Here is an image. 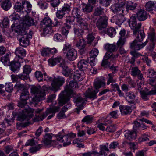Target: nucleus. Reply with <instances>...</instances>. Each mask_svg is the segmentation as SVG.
Instances as JSON below:
<instances>
[{
    "mask_svg": "<svg viewBox=\"0 0 156 156\" xmlns=\"http://www.w3.org/2000/svg\"><path fill=\"white\" fill-rule=\"evenodd\" d=\"M78 87V85L76 81H71L69 85H66L64 90L62 91L60 94L58 100L59 105L62 106L69 100L70 98L73 97L76 105L78 106L76 108L75 111L79 114L80 111L83 108V106L87 100L86 99L82 98L80 94L76 95V92L73 90Z\"/></svg>",
    "mask_w": 156,
    "mask_h": 156,
    "instance_id": "obj_1",
    "label": "nucleus"
},
{
    "mask_svg": "<svg viewBox=\"0 0 156 156\" xmlns=\"http://www.w3.org/2000/svg\"><path fill=\"white\" fill-rule=\"evenodd\" d=\"M23 19L21 24L15 26L13 24L11 27V32L16 33L18 36L20 42V45L26 47L29 44V38L32 37L31 35L29 34L26 31V30L32 25H34V20L28 15V13L25 14V16H21Z\"/></svg>",
    "mask_w": 156,
    "mask_h": 156,
    "instance_id": "obj_2",
    "label": "nucleus"
},
{
    "mask_svg": "<svg viewBox=\"0 0 156 156\" xmlns=\"http://www.w3.org/2000/svg\"><path fill=\"white\" fill-rule=\"evenodd\" d=\"M48 90V88L45 85L41 87L40 86H33L31 88V93L34 95L32 101L36 103L44 99L46 95L45 92Z\"/></svg>",
    "mask_w": 156,
    "mask_h": 156,
    "instance_id": "obj_3",
    "label": "nucleus"
},
{
    "mask_svg": "<svg viewBox=\"0 0 156 156\" xmlns=\"http://www.w3.org/2000/svg\"><path fill=\"white\" fill-rule=\"evenodd\" d=\"M138 32V33L136 39L130 44L131 48L135 51L139 50L142 48L148 42V41L147 40L144 43L141 44L139 43L138 42H141L144 38L145 35L143 30L139 31Z\"/></svg>",
    "mask_w": 156,
    "mask_h": 156,
    "instance_id": "obj_4",
    "label": "nucleus"
},
{
    "mask_svg": "<svg viewBox=\"0 0 156 156\" xmlns=\"http://www.w3.org/2000/svg\"><path fill=\"white\" fill-rule=\"evenodd\" d=\"M105 79H103V80H99L95 82L94 85L95 89L91 90L90 89L88 88L84 94L85 96L87 98L93 99L97 98V94L99 91L98 89L105 85Z\"/></svg>",
    "mask_w": 156,
    "mask_h": 156,
    "instance_id": "obj_5",
    "label": "nucleus"
},
{
    "mask_svg": "<svg viewBox=\"0 0 156 156\" xmlns=\"http://www.w3.org/2000/svg\"><path fill=\"white\" fill-rule=\"evenodd\" d=\"M21 110L22 112H20L18 115V120L20 121H27L23 125V126L26 127L30 124V122L28 121L33 116V113L34 110L33 109L29 107L27 108H23Z\"/></svg>",
    "mask_w": 156,
    "mask_h": 156,
    "instance_id": "obj_6",
    "label": "nucleus"
},
{
    "mask_svg": "<svg viewBox=\"0 0 156 156\" xmlns=\"http://www.w3.org/2000/svg\"><path fill=\"white\" fill-rule=\"evenodd\" d=\"M14 8L17 12L27 14L30 12L32 10V5L28 1H22L21 2L16 3Z\"/></svg>",
    "mask_w": 156,
    "mask_h": 156,
    "instance_id": "obj_7",
    "label": "nucleus"
},
{
    "mask_svg": "<svg viewBox=\"0 0 156 156\" xmlns=\"http://www.w3.org/2000/svg\"><path fill=\"white\" fill-rule=\"evenodd\" d=\"M53 104H54V105L49 108H48L45 113L39 114L37 116L38 121H42L48 114L51 113L52 114L49 116L47 118L48 119H50L55 116V112L59 111L60 108L59 106L58 105H55L56 104V102H55Z\"/></svg>",
    "mask_w": 156,
    "mask_h": 156,
    "instance_id": "obj_8",
    "label": "nucleus"
},
{
    "mask_svg": "<svg viewBox=\"0 0 156 156\" xmlns=\"http://www.w3.org/2000/svg\"><path fill=\"white\" fill-rule=\"evenodd\" d=\"M62 51L64 54H66L67 58L70 61H73L77 58V51L71 48V45L69 44L66 43L64 44Z\"/></svg>",
    "mask_w": 156,
    "mask_h": 156,
    "instance_id": "obj_9",
    "label": "nucleus"
},
{
    "mask_svg": "<svg viewBox=\"0 0 156 156\" xmlns=\"http://www.w3.org/2000/svg\"><path fill=\"white\" fill-rule=\"evenodd\" d=\"M48 80L52 81L51 83V90L55 92L59 89L60 87L63 84L65 81L64 78L60 76L54 78L49 77Z\"/></svg>",
    "mask_w": 156,
    "mask_h": 156,
    "instance_id": "obj_10",
    "label": "nucleus"
},
{
    "mask_svg": "<svg viewBox=\"0 0 156 156\" xmlns=\"http://www.w3.org/2000/svg\"><path fill=\"white\" fill-rule=\"evenodd\" d=\"M24 59H22L19 57H15L14 60L10 63L11 70L15 73L18 72L20 69L21 63H23Z\"/></svg>",
    "mask_w": 156,
    "mask_h": 156,
    "instance_id": "obj_11",
    "label": "nucleus"
},
{
    "mask_svg": "<svg viewBox=\"0 0 156 156\" xmlns=\"http://www.w3.org/2000/svg\"><path fill=\"white\" fill-rule=\"evenodd\" d=\"M108 116L101 117L97 121V127L99 130L104 131L106 129L105 126H108L112 124V121L108 119Z\"/></svg>",
    "mask_w": 156,
    "mask_h": 156,
    "instance_id": "obj_12",
    "label": "nucleus"
},
{
    "mask_svg": "<svg viewBox=\"0 0 156 156\" xmlns=\"http://www.w3.org/2000/svg\"><path fill=\"white\" fill-rule=\"evenodd\" d=\"M129 25L131 29L133 30V34L136 35L139 31L141 26V23L140 22L137 23L136 17L132 16L129 20Z\"/></svg>",
    "mask_w": 156,
    "mask_h": 156,
    "instance_id": "obj_13",
    "label": "nucleus"
},
{
    "mask_svg": "<svg viewBox=\"0 0 156 156\" xmlns=\"http://www.w3.org/2000/svg\"><path fill=\"white\" fill-rule=\"evenodd\" d=\"M148 34V38L151 42L150 48V50H151L154 49L155 44L156 34L155 33V30L153 28H151L150 29L149 31Z\"/></svg>",
    "mask_w": 156,
    "mask_h": 156,
    "instance_id": "obj_14",
    "label": "nucleus"
},
{
    "mask_svg": "<svg viewBox=\"0 0 156 156\" xmlns=\"http://www.w3.org/2000/svg\"><path fill=\"white\" fill-rule=\"evenodd\" d=\"M23 73L20 74L19 76L24 81L27 80L29 78V74L31 71L30 66L28 65H25L23 68Z\"/></svg>",
    "mask_w": 156,
    "mask_h": 156,
    "instance_id": "obj_15",
    "label": "nucleus"
},
{
    "mask_svg": "<svg viewBox=\"0 0 156 156\" xmlns=\"http://www.w3.org/2000/svg\"><path fill=\"white\" fill-rule=\"evenodd\" d=\"M107 17L103 16L99 18L96 23L97 27L100 30H105V29L107 25Z\"/></svg>",
    "mask_w": 156,
    "mask_h": 156,
    "instance_id": "obj_16",
    "label": "nucleus"
},
{
    "mask_svg": "<svg viewBox=\"0 0 156 156\" xmlns=\"http://www.w3.org/2000/svg\"><path fill=\"white\" fill-rule=\"evenodd\" d=\"M104 48L107 51V52H109L111 53L112 58H116L118 57L119 56L118 53L114 55L112 53V52H114L117 50V48L115 44H107L105 45Z\"/></svg>",
    "mask_w": 156,
    "mask_h": 156,
    "instance_id": "obj_17",
    "label": "nucleus"
},
{
    "mask_svg": "<svg viewBox=\"0 0 156 156\" xmlns=\"http://www.w3.org/2000/svg\"><path fill=\"white\" fill-rule=\"evenodd\" d=\"M111 22L115 23L119 27L125 21L123 15L121 13H119L114 16L111 19Z\"/></svg>",
    "mask_w": 156,
    "mask_h": 156,
    "instance_id": "obj_18",
    "label": "nucleus"
},
{
    "mask_svg": "<svg viewBox=\"0 0 156 156\" xmlns=\"http://www.w3.org/2000/svg\"><path fill=\"white\" fill-rule=\"evenodd\" d=\"M56 136V140H53L51 142L50 145L58 147L59 146L62 147L61 145L62 143H63V144L64 143L65 141L63 140V134L61 133H59L57 135L55 136Z\"/></svg>",
    "mask_w": 156,
    "mask_h": 156,
    "instance_id": "obj_19",
    "label": "nucleus"
},
{
    "mask_svg": "<svg viewBox=\"0 0 156 156\" xmlns=\"http://www.w3.org/2000/svg\"><path fill=\"white\" fill-rule=\"evenodd\" d=\"M100 151L98 152L97 151H91L92 156H106L107 154L105 151H108L109 150L105 146H100Z\"/></svg>",
    "mask_w": 156,
    "mask_h": 156,
    "instance_id": "obj_20",
    "label": "nucleus"
},
{
    "mask_svg": "<svg viewBox=\"0 0 156 156\" xmlns=\"http://www.w3.org/2000/svg\"><path fill=\"white\" fill-rule=\"evenodd\" d=\"M136 105L134 104L131 107L127 105H121L119 106L120 110L122 115H127L130 114L132 111V109L135 108Z\"/></svg>",
    "mask_w": 156,
    "mask_h": 156,
    "instance_id": "obj_21",
    "label": "nucleus"
},
{
    "mask_svg": "<svg viewBox=\"0 0 156 156\" xmlns=\"http://www.w3.org/2000/svg\"><path fill=\"white\" fill-rule=\"evenodd\" d=\"M137 18L140 21H144L147 19L148 14L143 9H140L137 12Z\"/></svg>",
    "mask_w": 156,
    "mask_h": 156,
    "instance_id": "obj_22",
    "label": "nucleus"
},
{
    "mask_svg": "<svg viewBox=\"0 0 156 156\" xmlns=\"http://www.w3.org/2000/svg\"><path fill=\"white\" fill-rule=\"evenodd\" d=\"M76 136V134L73 133H70L64 136L63 135V139L62 141H65L64 143L63 144V146L66 147L70 144L71 139L74 138Z\"/></svg>",
    "mask_w": 156,
    "mask_h": 156,
    "instance_id": "obj_23",
    "label": "nucleus"
},
{
    "mask_svg": "<svg viewBox=\"0 0 156 156\" xmlns=\"http://www.w3.org/2000/svg\"><path fill=\"white\" fill-rule=\"evenodd\" d=\"M139 92L142 99L144 101H147L149 100L150 95L156 94V90H152L147 92L144 90H140Z\"/></svg>",
    "mask_w": 156,
    "mask_h": 156,
    "instance_id": "obj_24",
    "label": "nucleus"
},
{
    "mask_svg": "<svg viewBox=\"0 0 156 156\" xmlns=\"http://www.w3.org/2000/svg\"><path fill=\"white\" fill-rule=\"evenodd\" d=\"M82 13L80 9L77 7H74L72 10V15L73 17L76 19V21L80 22L81 20Z\"/></svg>",
    "mask_w": 156,
    "mask_h": 156,
    "instance_id": "obj_25",
    "label": "nucleus"
},
{
    "mask_svg": "<svg viewBox=\"0 0 156 156\" xmlns=\"http://www.w3.org/2000/svg\"><path fill=\"white\" fill-rule=\"evenodd\" d=\"M59 67L62 69V73L65 76H68L70 74L71 69H69L66 64L64 60L59 65Z\"/></svg>",
    "mask_w": 156,
    "mask_h": 156,
    "instance_id": "obj_26",
    "label": "nucleus"
},
{
    "mask_svg": "<svg viewBox=\"0 0 156 156\" xmlns=\"http://www.w3.org/2000/svg\"><path fill=\"white\" fill-rule=\"evenodd\" d=\"M84 72L81 70L76 71L72 74L71 76L73 77V80L76 81H81L83 78L84 76Z\"/></svg>",
    "mask_w": 156,
    "mask_h": 156,
    "instance_id": "obj_27",
    "label": "nucleus"
},
{
    "mask_svg": "<svg viewBox=\"0 0 156 156\" xmlns=\"http://www.w3.org/2000/svg\"><path fill=\"white\" fill-rule=\"evenodd\" d=\"M125 96V99L129 103L133 105L135 104L134 99L136 96L133 92L132 91L126 92V93Z\"/></svg>",
    "mask_w": 156,
    "mask_h": 156,
    "instance_id": "obj_28",
    "label": "nucleus"
},
{
    "mask_svg": "<svg viewBox=\"0 0 156 156\" xmlns=\"http://www.w3.org/2000/svg\"><path fill=\"white\" fill-rule=\"evenodd\" d=\"M131 74V75L133 77L137 76L138 79H140L143 77L141 71L139 70L137 67H132Z\"/></svg>",
    "mask_w": 156,
    "mask_h": 156,
    "instance_id": "obj_29",
    "label": "nucleus"
},
{
    "mask_svg": "<svg viewBox=\"0 0 156 156\" xmlns=\"http://www.w3.org/2000/svg\"><path fill=\"white\" fill-rule=\"evenodd\" d=\"M125 136L128 140H132L136 138L137 133L133 131L126 130L125 131Z\"/></svg>",
    "mask_w": 156,
    "mask_h": 156,
    "instance_id": "obj_30",
    "label": "nucleus"
},
{
    "mask_svg": "<svg viewBox=\"0 0 156 156\" xmlns=\"http://www.w3.org/2000/svg\"><path fill=\"white\" fill-rule=\"evenodd\" d=\"M26 51L23 48L21 47L17 48L15 50V54L16 55V57H19L22 59H24L23 57L26 55Z\"/></svg>",
    "mask_w": 156,
    "mask_h": 156,
    "instance_id": "obj_31",
    "label": "nucleus"
},
{
    "mask_svg": "<svg viewBox=\"0 0 156 156\" xmlns=\"http://www.w3.org/2000/svg\"><path fill=\"white\" fill-rule=\"evenodd\" d=\"M1 7L5 11H7L11 8L12 5L9 0H1L0 1Z\"/></svg>",
    "mask_w": 156,
    "mask_h": 156,
    "instance_id": "obj_32",
    "label": "nucleus"
},
{
    "mask_svg": "<svg viewBox=\"0 0 156 156\" xmlns=\"http://www.w3.org/2000/svg\"><path fill=\"white\" fill-rule=\"evenodd\" d=\"M86 44V41L83 37L77 39L76 46L80 50H83Z\"/></svg>",
    "mask_w": 156,
    "mask_h": 156,
    "instance_id": "obj_33",
    "label": "nucleus"
},
{
    "mask_svg": "<svg viewBox=\"0 0 156 156\" xmlns=\"http://www.w3.org/2000/svg\"><path fill=\"white\" fill-rule=\"evenodd\" d=\"M136 3H134L131 1L126 2L122 6L125 7L127 10H133L135 9L137 6Z\"/></svg>",
    "mask_w": 156,
    "mask_h": 156,
    "instance_id": "obj_34",
    "label": "nucleus"
},
{
    "mask_svg": "<svg viewBox=\"0 0 156 156\" xmlns=\"http://www.w3.org/2000/svg\"><path fill=\"white\" fill-rule=\"evenodd\" d=\"M63 60L61 56H58L54 58L49 59L48 60V64L50 66H52L60 62L61 61L62 62Z\"/></svg>",
    "mask_w": 156,
    "mask_h": 156,
    "instance_id": "obj_35",
    "label": "nucleus"
},
{
    "mask_svg": "<svg viewBox=\"0 0 156 156\" xmlns=\"http://www.w3.org/2000/svg\"><path fill=\"white\" fill-rule=\"evenodd\" d=\"M54 136L52 133L46 134L44 137V139L43 141L44 144L46 145H50L51 142L52 141V138Z\"/></svg>",
    "mask_w": 156,
    "mask_h": 156,
    "instance_id": "obj_36",
    "label": "nucleus"
},
{
    "mask_svg": "<svg viewBox=\"0 0 156 156\" xmlns=\"http://www.w3.org/2000/svg\"><path fill=\"white\" fill-rule=\"evenodd\" d=\"M40 25L41 26H47L53 27L54 25L53 24L51 19L48 17H45L43 20L40 23Z\"/></svg>",
    "mask_w": 156,
    "mask_h": 156,
    "instance_id": "obj_37",
    "label": "nucleus"
},
{
    "mask_svg": "<svg viewBox=\"0 0 156 156\" xmlns=\"http://www.w3.org/2000/svg\"><path fill=\"white\" fill-rule=\"evenodd\" d=\"M145 8L147 10L151 11L156 8V3L154 1H149L147 2L145 5Z\"/></svg>",
    "mask_w": 156,
    "mask_h": 156,
    "instance_id": "obj_38",
    "label": "nucleus"
},
{
    "mask_svg": "<svg viewBox=\"0 0 156 156\" xmlns=\"http://www.w3.org/2000/svg\"><path fill=\"white\" fill-rule=\"evenodd\" d=\"M88 62L84 59L81 60L78 63V67L80 69L85 70L88 66Z\"/></svg>",
    "mask_w": 156,
    "mask_h": 156,
    "instance_id": "obj_39",
    "label": "nucleus"
},
{
    "mask_svg": "<svg viewBox=\"0 0 156 156\" xmlns=\"http://www.w3.org/2000/svg\"><path fill=\"white\" fill-rule=\"evenodd\" d=\"M0 60L5 66H7L9 65L10 63L9 54L7 53L5 55L2 56Z\"/></svg>",
    "mask_w": 156,
    "mask_h": 156,
    "instance_id": "obj_40",
    "label": "nucleus"
},
{
    "mask_svg": "<svg viewBox=\"0 0 156 156\" xmlns=\"http://www.w3.org/2000/svg\"><path fill=\"white\" fill-rule=\"evenodd\" d=\"M71 27V26L69 24H65L64 26L62 28L61 33L62 34L67 37Z\"/></svg>",
    "mask_w": 156,
    "mask_h": 156,
    "instance_id": "obj_41",
    "label": "nucleus"
},
{
    "mask_svg": "<svg viewBox=\"0 0 156 156\" xmlns=\"http://www.w3.org/2000/svg\"><path fill=\"white\" fill-rule=\"evenodd\" d=\"M93 7V6L90 4H84L83 6V10L85 12H90L92 11Z\"/></svg>",
    "mask_w": 156,
    "mask_h": 156,
    "instance_id": "obj_42",
    "label": "nucleus"
},
{
    "mask_svg": "<svg viewBox=\"0 0 156 156\" xmlns=\"http://www.w3.org/2000/svg\"><path fill=\"white\" fill-rule=\"evenodd\" d=\"M94 15L95 16H99L100 18L105 16L103 9L100 7H98L96 8Z\"/></svg>",
    "mask_w": 156,
    "mask_h": 156,
    "instance_id": "obj_43",
    "label": "nucleus"
},
{
    "mask_svg": "<svg viewBox=\"0 0 156 156\" xmlns=\"http://www.w3.org/2000/svg\"><path fill=\"white\" fill-rule=\"evenodd\" d=\"M116 78L115 77L113 73H109L108 74L107 78V84L109 85L111 83H115L116 82Z\"/></svg>",
    "mask_w": 156,
    "mask_h": 156,
    "instance_id": "obj_44",
    "label": "nucleus"
},
{
    "mask_svg": "<svg viewBox=\"0 0 156 156\" xmlns=\"http://www.w3.org/2000/svg\"><path fill=\"white\" fill-rule=\"evenodd\" d=\"M111 54L110 52H106L104 56L103 59L102 61L101 66H105L107 65L108 63V60L110 58L112 57Z\"/></svg>",
    "mask_w": 156,
    "mask_h": 156,
    "instance_id": "obj_45",
    "label": "nucleus"
},
{
    "mask_svg": "<svg viewBox=\"0 0 156 156\" xmlns=\"http://www.w3.org/2000/svg\"><path fill=\"white\" fill-rule=\"evenodd\" d=\"M105 32L110 37H113L116 33L115 29L112 27L108 28Z\"/></svg>",
    "mask_w": 156,
    "mask_h": 156,
    "instance_id": "obj_46",
    "label": "nucleus"
},
{
    "mask_svg": "<svg viewBox=\"0 0 156 156\" xmlns=\"http://www.w3.org/2000/svg\"><path fill=\"white\" fill-rule=\"evenodd\" d=\"M29 97V93L27 90H25L22 93L20 96V100H23L24 101H27Z\"/></svg>",
    "mask_w": 156,
    "mask_h": 156,
    "instance_id": "obj_47",
    "label": "nucleus"
},
{
    "mask_svg": "<svg viewBox=\"0 0 156 156\" xmlns=\"http://www.w3.org/2000/svg\"><path fill=\"white\" fill-rule=\"evenodd\" d=\"M75 37H78V39H80L82 37L84 33L83 30L79 28H74Z\"/></svg>",
    "mask_w": 156,
    "mask_h": 156,
    "instance_id": "obj_48",
    "label": "nucleus"
},
{
    "mask_svg": "<svg viewBox=\"0 0 156 156\" xmlns=\"http://www.w3.org/2000/svg\"><path fill=\"white\" fill-rule=\"evenodd\" d=\"M71 7L70 5L68 4H65L61 8V9L66 13L68 14L70 12Z\"/></svg>",
    "mask_w": 156,
    "mask_h": 156,
    "instance_id": "obj_49",
    "label": "nucleus"
},
{
    "mask_svg": "<svg viewBox=\"0 0 156 156\" xmlns=\"http://www.w3.org/2000/svg\"><path fill=\"white\" fill-rule=\"evenodd\" d=\"M9 20L7 17H5L4 18L2 22V27L1 26V24L0 23V26H1V27L3 28H7L9 26Z\"/></svg>",
    "mask_w": 156,
    "mask_h": 156,
    "instance_id": "obj_50",
    "label": "nucleus"
},
{
    "mask_svg": "<svg viewBox=\"0 0 156 156\" xmlns=\"http://www.w3.org/2000/svg\"><path fill=\"white\" fill-rule=\"evenodd\" d=\"M66 14V13L63 12L61 9L59 10H57V11L56 13V17L60 19L63 18Z\"/></svg>",
    "mask_w": 156,
    "mask_h": 156,
    "instance_id": "obj_51",
    "label": "nucleus"
},
{
    "mask_svg": "<svg viewBox=\"0 0 156 156\" xmlns=\"http://www.w3.org/2000/svg\"><path fill=\"white\" fill-rule=\"evenodd\" d=\"M11 19V21H15L17 20H19L20 18H22L21 16H20L16 12H14L12 13L9 16Z\"/></svg>",
    "mask_w": 156,
    "mask_h": 156,
    "instance_id": "obj_52",
    "label": "nucleus"
},
{
    "mask_svg": "<svg viewBox=\"0 0 156 156\" xmlns=\"http://www.w3.org/2000/svg\"><path fill=\"white\" fill-rule=\"evenodd\" d=\"M128 33L126 34V30L124 28H121L119 32V38L122 39H126L128 37Z\"/></svg>",
    "mask_w": 156,
    "mask_h": 156,
    "instance_id": "obj_53",
    "label": "nucleus"
},
{
    "mask_svg": "<svg viewBox=\"0 0 156 156\" xmlns=\"http://www.w3.org/2000/svg\"><path fill=\"white\" fill-rule=\"evenodd\" d=\"M79 21H77L78 23L80 25L81 27H83L84 30H87L88 29V24L86 22H85L82 18Z\"/></svg>",
    "mask_w": 156,
    "mask_h": 156,
    "instance_id": "obj_54",
    "label": "nucleus"
},
{
    "mask_svg": "<svg viewBox=\"0 0 156 156\" xmlns=\"http://www.w3.org/2000/svg\"><path fill=\"white\" fill-rule=\"evenodd\" d=\"M93 119V118L92 116L87 115L84 118L82 122H85L87 124H90L92 122Z\"/></svg>",
    "mask_w": 156,
    "mask_h": 156,
    "instance_id": "obj_55",
    "label": "nucleus"
},
{
    "mask_svg": "<svg viewBox=\"0 0 156 156\" xmlns=\"http://www.w3.org/2000/svg\"><path fill=\"white\" fill-rule=\"evenodd\" d=\"M112 1V0H99V3L102 6L105 7L108 6Z\"/></svg>",
    "mask_w": 156,
    "mask_h": 156,
    "instance_id": "obj_56",
    "label": "nucleus"
},
{
    "mask_svg": "<svg viewBox=\"0 0 156 156\" xmlns=\"http://www.w3.org/2000/svg\"><path fill=\"white\" fill-rule=\"evenodd\" d=\"M111 9L115 13L118 12L119 11H121V12H123V10L122 9V8L118 6L117 5H114L111 6Z\"/></svg>",
    "mask_w": 156,
    "mask_h": 156,
    "instance_id": "obj_57",
    "label": "nucleus"
},
{
    "mask_svg": "<svg viewBox=\"0 0 156 156\" xmlns=\"http://www.w3.org/2000/svg\"><path fill=\"white\" fill-rule=\"evenodd\" d=\"M138 80L137 81L138 89L140 91L143 89L144 80L143 77L140 79H138Z\"/></svg>",
    "mask_w": 156,
    "mask_h": 156,
    "instance_id": "obj_58",
    "label": "nucleus"
},
{
    "mask_svg": "<svg viewBox=\"0 0 156 156\" xmlns=\"http://www.w3.org/2000/svg\"><path fill=\"white\" fill-rule=\"evenodd\" d=\"M99 51L96 48L93 49L90 52V57L95 58L98 55Z\"/></svg>",
    "mask_w": 156,
    "mask_h": 156,
    "instance_id": "obj_59",
    "label": "nucleus"
},
{
    "mask_svg": "<svg viewBox=\"0 0 156 156\" xmlns=\"http://www.w3.org/2000/svg\"><path fill=\"white\" fill-rule=\"evenodd\" d=\"M36 79L39 81H41L43 80V75L42 73L39 71H36L35 73Z\"/></svg>",
    "mask_w": 156,
    "mask_h": 156,
    "instance_id": "obj_60",
    "label": "nucleus"
},
{
    "mask_svg": "<svg viewBox=\"0 0 156 156\" xmlns=\"http://www.w3.org/2000/svg\"><path fill=\"white\" fill-rule=\"evenodd\" d=\"M140 123L137 121L134 122L133 125V129L134 131L138 132L140 131Z\"/></svg>",
    "mask_w": 156,
    "mask_h": 156,
    "instance_id": "obj_61",
    "label": "nucleus"
},
{
    "mask_svg": "<svg viewBox=\"0 0 156 156\" xmlns=\"http://www.w3.org/2000/svg\"><path fill=\"white\" fill-rule=\"evenodd\" d=\"M53 37L54 41L56 42H61L63 40V37L61 35L58 33L55 34Z\"/></svg>",
    "mask_w": 156,
    "mask_h": 156,
    "instance_id": "obj_62",
    "label": "nucleus"
},
{
    "mask_svg": "<svg viewBox=\"0 0 156 156\" xmlns=\"http://www.w3.org/2000/svg\"><path fill=\"white\" fill-rule=\"evenodd\" d=\"M5 89L7 92H11L13 90L12 84L10 83H6L5 86Z\"/></svg>",
    "mask_w": 156,
    "mask_h": 156,
    "instance_id": "obj_63",
    "label": "nucleus"
},
{
    "mask_svg": "<svg viewBox=\"0 0 156 156\" xmlns=\"http://www.w3.org/2000/svg\"><path fill=\"white\" fill-rule=\"evenodd\" d=\"M41 54L43 56H48L50 54L49 48H44L41 51Z\"/></svg>",
    "mask_w": 156,
    "mask_h": 156,
    "instance_id": "obj_64",
    "label": "nucleus"
}]
</instances>
